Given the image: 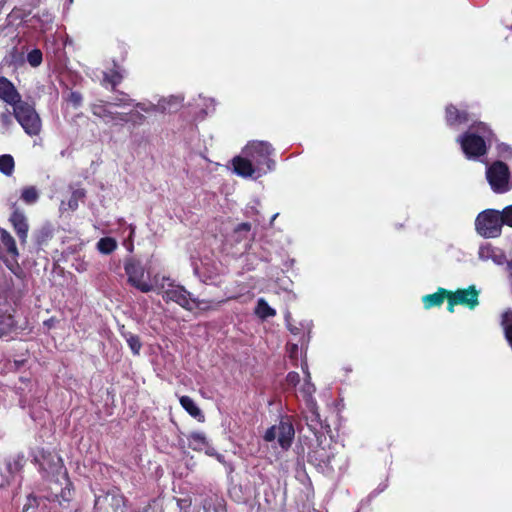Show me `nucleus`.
I'll list each match as a JSON object with an SVG mask.
<instances>
[{"instance_id":"nucleus-32","label":"nucleus","mask_w":512,"mask_h":512,"mask_svg":"<svg viewBox=\"0 0 512 512\" xmlns=\"http://www.w3.org/2000/svg\"><path fill=\"white\" fill-rule=\"evenodd\" d=\"M126 341L132 350L133 354L138 355L141 349V342L138 336L133 334L126 335Z\"/></svg>"},{"instance_id":"nucleus-26","label":"nucleus","mask_w":512,"mask_h":512,"mask_svg":"<svg viewBox=\"0 0 512 512\" xmlns=\"http://www.w3.org/2000/svg\"><path fill=\"white\" fill-rule=\"evenodd\" d=\"M18 468V463L7 462L4 468L0 469V488L5 487L10 483L14 471Z\"/></svg>"},{"instance_id":"nucleus-13","label":"nucleus","mask_w":512,"mask_h":512,"mask_svg":"<svg viewBox=\"0 0 512 512\" xmlns=\"http://www.w3.org/2000/svg\"><path fill=\"white\" fill-rule=\"evenodd\" d=\"M304 418L307 426L315 435L323 428V423L314 399L308 400L307 411L305 412Z\"/></svg>"},{"instance_id":"nucleus-36","label":"nucleus","mask_w":512,"mask_h":512,"mask_svg":"<svg viewBox=\"0 0 512 512\" xmlns=\"http://www.w3.org/2000/svg\"><path fill=\"white\" fill-rule=\"evenodd\" d=\"M500 215L503 221V225L506 224L512 227V205L506 207L502 212H500Z\"/></svg>"},{"instance_id":"nucleus-37","label":"nucleus","mask_w":512,"mask_h":512,"mask_svg":"<svg viewBox=\"0 0 512 512\" xmlns=\"http://www.w3.org/2000/svg\"><path fill=\"white\" fill-rule=\"evenodd\" d=\"M292 318H291V314L289 312H287L285 314V322H286V327L287 329L294 335H298L300 333V328L297 327L296 325H293L292 322H291Z\"/></svg>"},{"instance_id":"nucleus-46","label":"nucleus","mask_w":512,"mask_h":512,"mask_svg":"<svg viewBox=\"0 0 512 512\" xmlns=\"http://www.w3.org/2000/svg\"><path fill=\"white\" fill-rule=\"evenodd\" d=\"M508 268L510 269V275L512 277V260L510 262H508Z\"/></svg>"},{"instance_id":"nucleus-5","label":"nucleus","mask_w":512,"mask_h":512,"mask_svg":"<svg viewBox=\"0 0 512 512\" xmlns=\"http://www.w3.org/2000/svg\"><path fill=\"white\" fill-rule=\"evenodd\" d=\"M502 226L500 212L493 209L479 213L475 220L476 231L486 238L498 237L501 234Z\"/></svg>"},{"instance_id":"nucleus-38","label":"nucleus","mask_w":512,"mask_h":512,"mask_svg":"<svg viewBox=\"0 0 512 512\" xmlns=\"http://www.w3.org/2000/svg\"><path fill=\"white\" fill-rule=\"evenodd\" d=\"M129 115L130 118H128V121H132L136 125H141L145 120L144 115L138 111L131 112Z\"/></svg>"},{"instance_id":"nucleus-16","label":"nucleus","mask_w":512,"mask_h":512,"mask_svg":"<svg viewBox=\"0 0 512 512\" xmlns=\"http://www.w3.org/2000/svg\"><path fill=\"white\" fill-rule=\"evenodd\" d=\"M10 222L13 225L21 243H26L29 226L24 213L19 210H15L10 216Z\"/></svg>"},{"instance_id":"nucleus-41","label":"nucleus","mask_w":512,"mask_h":512,"mask_svg":"<svg viewBox=\"0 0 512 512\" xmlns=\"http://www.w3.org/2000/svg\"><path fill=\"white\" fill-rule=\"evenodd\" d=\"M251 229V225L249 223H241L235 229V232L249 231Z\"/></svg>"},{"instance_id":"nucleus-21","label":"nucleus","mask_w":512,"mask_h":512,"mask_svg":"<svg viewBox=\"0 0 512 512\" xmlns=\"http://www.w3.org/2000/svg\"><path fill=\"white\" fill-rule=\"evenodd\" d=\"M223 300L216 301V300H200L198 298H194L192 296V306L191 311L194 309H198L200 311H209V310H216L221 303H223Z\"/></svg>"},{"instance_id":"nucleus-45","label":"nucleus","mask_w":512,"mask_h":512,"mask_svg":"<svg viewBox=\"0 0 512 512\" xmlns=\"http://www.w3.org/2000/svg\"><path fill=\"white\" fill-rule=\"evenodd\" d=\"M297 350H298V345H297V344H293V345L291 346V350H290L291 355H293L294 353H296V352H297Z\"/></svg>"},{"instance_id":"nucleus-15","label":"nucleus","mask_w":512,"mask_h":512,"mask_svg":"<svg viewBox=\"0 0 512 512\" xmlns=\"http://www.w3.org/2000/svg\"><path fill=\"white\" fill-rule=\"evenodd\" d=\"M182 101V98L171 96L168 99H163L159 101L157 105L151 103V102H139L135 104V107L138 108L140 111L145 113H153L157 111H165L166 110V103L169 106L172 105H178Z\"/></svg>"},{"instance_id":"nucleus-3","label":"nucleus","mask_w":512,"mask_h":512,"mask_svg":"<svg viewBox=\"0 0 512 512\" xmlns=\"http://www.w3.org/2000/svg\"><path fill=\"white\" fill-rule=\"evenodd\" d=\"M155 288L162 295L166 302H175L182 308L191 311L192 295L183 286L176 284L173 280L166 276H154Z\"/></svg>"},{"instance_id":"nucleus-6","label":"nucleus","mask_w":512,"mask_h":512,"mask_svg":"<svg viewBox=\"0 0 512 512\" xmlns=\"http://www.w3.org/2000/svg\"><path fill=\"white\" fill-rule=\"evenodd\" d=\"M486 178L496 193H504L511 188L509 168L501 161H496L487 167Z\"/></svg>"},{"instance_id":"nucleus-29","label":"nucleus","mask_w":512,"mask_h":512,"mask_svg":"<svg viewBox=\"0 0 512 512\" xmlns=\"http://www.w3.org/2000/svg\"><path fill=\"white\" fill-rule=\"evenodd\" d=\"M21 198L28 204L35 203L38 199V191L33 186L26 187L22 191Z\"/></svg>"},{"instance_id":"nucleus-10","label":"nucleus","mask_w":512,"mask_h":512,"mask_svg":"<svg viewBox=\"0 0 512 512\" xmlns=\"http://www.w3.org/2000/svg\"><path fill=\"white\" fill-rule=\"evenodd\" d=\"M41 466L49 473L57 474V476L59 477L57 481L61 485H65V488L61 489L60 496L63 500H69V497L71 495L69 488L70 481L68 479L66 469L63 467L62 459L57 455H52L49 461L41 463Z\"/></svg>"},{"instance_id":"nucleus-39","label":"nucleus","mask_w":512,"mask_h":512,"mask_svg":"<svg viewBox=\"0 0 512 512\" xmlns=\"http://www.w3.org/2000/svg\"><path fill=\"white\" fill-rule=\"evenodd\" d=\"M287 383L291 386H296L300 382V376L297 372H290L287 375Z\"/></svg>"},{"instance_id":"nucleus-19","label":"nucleus","mask_w":512,"mask_h":512,"mask_svg":"<svg viewBox=\"0 0 512 512\" xmlns=\"http://www.w3.org/2000/svg\"><path fill=\"white\" fill-rule=\"evenodd\" d=\"M449 291L439 288L436 293L428 294L422 297V302L425 309L440 306L444 299L448 298Z\"/></svg>"},{"instance_id":"nucleus-7","label":"nucleus","mask_w":512,"mask_h":512,"mask_svg":"<svg viewBox=\"0 0 512 512\" xmlns=\"http://www.w3.org/2000/svg\"><path fill=\"white\" fill-rule=\"evenodd\" d=\"M125 273L128 276V282L143 293L154 291L155 282L144 281V267L134 259H128L124 265Z\"/></svg>"},{"instance_id":"nucleus-20","label":"nucleus","mask_w":512,"mask_h":512,"mask_svg":"<svg viewBox=\"0 0 512 512\" xmlns=\"http://www.w3.org/2000/svg\"><path fill=\"white\" fill-rule=\"evenodd\" d=\"M181 406L189 413L190 416L197 419L198 421H204V415L201 409L196 405L194 400L189 396L180 397Z\"/></svg>"},{"instance_id":"nucleus-8","label":"nucleus","mask_w":512,"mask_h":512,"mask_svg":"<svg viewBox=\"0 0 512 512\" xmlns=\"http://www.w3.org/2000/svg\"><path fill=\"white\" fill-rule=\"evenodd\" d=\"M295 431L291 422L280 421L278 425L270 427L265 435L264 439L267 442L278 440L279 445L282 449L287 450L294 439Z\"/></svg>"},{"instance_id":"nucleus-35","label":"nucleus","mask_w":512,"mask_h":512,"mask_svg":"<svg viewBox=\"0 0 512 512\" xmlns=\"http://www.w3.org/2000/svg\"><path fill=\"white\" fill-rule=\"evenodd\" d=\"M132 99L128 98L127 95L122 94L121 96L115 97L109 105L122 107L126 105H130L132 103Z\"/></svg>"},{"instance_id":"nucleus-24","label":"nucleus","mask_w":512,"mask_h":512,"mask_svg":"<svg viewBox=\"0 0 512 512\" xmlns=\"http://www.w3.org/2000/svg\"><path fill=\"white\" fill-rule=\"evenodd\" d=\"M0 239L9 254L13 257H17L19 255L15 240L7 230L0 228Z\"/></svg>"},{"instance_id":"nucleus-33","label":"nucleus","mask_w":512,"mask_h":512,"mask_svg":"<svg viewBox=\"0 0 512 512\" xmlns=\"http://www.w3.org/2000/svg\"><path fill=\"white\" fill-rule=\"evenodd\" d=\"M27 61L33 67L39 66L42 62L41 51L38 49H35V50H32L31 52H29L27 55Z\"/></svg>"},{"instance_id":"nucleus-11","label":"nucleus","mask_w":512,"mask_h":512,"mask_svg":"<svg viewBox=\"0 0 512 512\" xmlns=\"http://www.w3.org/2000/svg\"><path fill=\"white\" fill-rule=\"evenodd\" d=\"M109 104L103 102L92 104L91 112L105 123L121 124L128 122V114L113 112Z\"/></svg>"},{"instance_id":"nucleus-28","label":"nucleus","mask_w":512,"mask_h":512,"mask_svg":"<svg viewBox=\"0 0 512 512\" xmlns=\"http://www.w3.org/2000/svg\"><path fill=\"white\" fill-rule=\"evenodd\" d=\"M117 248V242L114 238L104 237L97 242V249L102 254H110Z\"/></svg>"},{"instance_id":"nucleus-44","label":"nucleus","mask_w":512,"mask_h":512,"mask_svg":"<svg viewBox=\"0 0 512 512\" xmlns=\"http://www.w3.org/2000/svg\"><path fill=\"white\" fill-rule=\"evenodd\" d=\"M300 325H301L302 328H305L308 331H310V329H311V323L310 322L301 323Z\"/></svg>"},{"instance_id":"nucleus-18","label":"nucleus","mask_w":512,"mask_h":512,"mask_svg":"<svg viewBox=\"0 0 512 512\" xmlns=\"http://www.w3.org/2000/svg\"><path fill=\"white\" fill-rule=\"evenodd\" d=\"M446 121L449 126H459L469 121V115L450 105L446 108Z\"/></svg>"},{"instance_id":"nucleus-42","label":"nucleus","mask_w":512,"mask_h":512,"mask_svg":"<svg viewBox=\"0 0 512 512\" xmlns=\"http://www.w3.org/2000/svg\"><path fill=\"white\" fill-rule=\"evenodd\" d=\"M204 450H205L206 454H208L210 456L216 455L215 449L213 447H211L209 444H208V446L205 447Z\"/></svg>"},{"instance_id":"nucleus-25","label":"nucleus","mask_w":512,"mask_h":512,"mask_svg":"<svg viewBox=\"0 0 512 512\" xmlns=\"http://www.w3.org/2000/svg\"><path fill=\"white\" fill-rule=\"evenodd\" d=\"M255 314L261 319H267L276 315L275 309L269 306L265 299L260 298L257 301Z\"/></svg>"},{"instance_id":"nucleus-23","label":"nucleus","mask_w":512,"mask_h":512,"mask_svg":"<svg viewBox=\"0 0 512 512\" xmlns=\"http://www.w3.org/2000/svg\"><path fill=\"white\" fill-rule=\"evenodd\" d=\"M188 446L195 451H202L208 446V440L203 433L194 432L188 437Z\"/></svg>"},{"instance_id":"nucleus-48","label":"nucleus","mask_w":512,"mask_h":512,"mask_svg":"<svg viewBox=\"0 0 512 512\" xmlns=\"http://www.w3.org/2000/svg\"><path fill=\"white\" fill-rule=\"evenodd\" d=\"M51 21V17L50 15H47V22H50Z\"/></svg>"},{"instance_id":"nucleus-31","label":"nucleus","mask_w":512,"mask_h":512,"mask_svg":"<svg viewBox=\"0 0 512 512\" xmlns=\"http://www.w3.org/2000/svg\"><path fill=\"white\" fill-rule=\"evenodd\" d=\"M85 197V192L83 189H76L72 192L71 198L68 201V206L70 209L75 210L78 207V202Z\"/></svg>"},{"instance_id":"nucleus-40","label":"nucleus","mask_w":512,"mask_h":512,"mask_svg":"<svg viewBox=\"0 0 512 512\" xmlns=\"http://www.w3.org/2000/svg\"><path fill=\"white\" fill-rule=\"evenodd\" d=\"M500 153L504 156V157H510L512 155V150L511 148L508 146V145H501L500 146Z\"/></svg>"},{"instance_id":"nucleus-43","label":"nucleus","mask_w":512,"mask_h":512,"mask_svg":"<svg viewBox=\"0 0 512 512\" xmlns=\"http://www.w3.org/2000/svg\"><path fill=\"white\" fill-rule=\"evenodd\" d=\"M71 98H72V100L74 101V103L76 105H78L80 103V101H81L80 95L75 94V93H72Z\"/></svg>"},{"instance_id":"nucleus-47","label":"nucleus","mask_w":512,"mask_h":512,"mask_svg":"<svg viewBox=\"0 0 512 512\" xmlns=\"http://www.w3.org/2000/svg\"><path fill=\"white\" fill-rule=\"evenodd\" d=\"M278 214H274L272 219H271V223L275 220V218L277 217Z\"/></svg>"},{"instance_id":"nucleus-14","label":"nucleus","mask_w":512,"mask_h":512,"mask_svg":"<svg viewBox=\"0 0 512 512\" xmlns=\"http://www.w3.org/2000/svg\"><path fill=\"white\" fill-rule=\"evenodd\" d=\"M0 99L12 106L21 101V96L11 81L0 77Z\"/></svg>"},{"instance_id":"nucleus-27","label":"nucleus","mask_w":512,"mask_h":512,"mask_svg":"<svg viewBox=\"0 0 512 512\" xmlns=\"http://www.w3.org/2000/svg\"><path fill=\"white\" fill-rule=\"evenodd\" d=\"M15 162L10 154L0 156V172L6 176H11L14 172Z\"/></svg>"},{"instance_id":"nucleus-17","label":"nucleus","mask_w":512,"mask_h":512,"mask_svg":"<svg viewBox=\"0 0 512 512\" xmlns=\"http://www.w3.org/2000/svg\"><path fill=\"white\" fill-rule=\"evenodd\" d=\"M308 458L311 463L320 467H329L331 469L334 468L332 465L334 455L332 453H328L326 449L321 445L311 451L308 455Z\"/></svg>"},{"instance_id":"nucleus-1","label":"nucleus","mask_w":512,"mask_h":512,"mask_svg":"<svg viewBox=\"0 0 512 512\" xmlns=\"http://www.w3.org/2000/svg\"><path fill=\"white\" fill-rule=\"evenodd\" d=\"M272 153L273 148L268 142L252 141L243 149L241 156L232 160L233 170L244 178H259L274 169Z\"/></svg>"},{"instance_id":"nucleus-4","label":"nucleus","mask_w":512,"mask_h":512,"mask_svg":"<svg viewBox=\"0 0 512 512\" xmlns=\"http://www.w3.org/2000/svg\"><path fill=\"white\" fill-rule=\"evenodd\" d=\"M13 115L26 134L29 136H37L40 134L42 122L32 105L22 100L19 101L13 106Z\"/></svg>"},{"instance_id":"nucleus-30","label":"nucleus","mask_w":512,"mask_h":512,"mask_svg":"<svg viewBox=\"0 0 512 512\" xmlns=\"http://www.w3.org/2000/svg\"><path fill=\"white\" fill-rule=\"evenodd\" d=\"M123 79V74L119 70H113L110 73H104V81L112 84L113 88Z\"/></svg>"},{"instance_id":"nucleus-22","label":"nucleus","mask_w":512,"mask_h":512,"mask_svg":"<svg viewBox=\"0 0 512 512\" xmlns=\"http://www.w3.org/2000/svg\"><path fill=\"white\" fill-rule=\"evenodd\" d=\"M302 370L305 373V382L301 386L300 391L303 394V397L306 399L307 404L308 400L313 399L312 395L315 392V386L310 381L311 377L306 363L302 364Z\"/></svg>"},{"instance_id":"nucleus-12","label":"nucleus","mask_w":512,"mask_h":512,"mask_svg":"<svg viewBox=\"0 0 512 512\" xmlns=\"http://www.w3.org/2000/svg\"><path fill=\"white\" fill-rule=\"evenodd\" d=\"M478 256L482 261L491 260L496 265H503L505 263L508 264L504 252L497 247L491 246L490 244L482 245L479 248Z\"/></svg>"},{"instance_id":"nucleus-9","label":"nucleus","mask_w":512,"mask_h":512,"mask_svg":"<svg viewBox=\"0 0 512 512\" xmlns=\"http://www.w3.org/2000/svg\"><path fill=\"white\" fill-rule=\"evenodd\" d=\"M478 297L479 291L473 285L466 289H458L455 292H449L447 309L449 312H454L455 305H463L474 309L479 304Z\"/></svg>"},{"instance_id":"nucleus-2","label":"nucleus","mask_w":512,"mask_h":512,"mask_svg":"<svg viewBox=\"0 0 512 512\" xmlns=\"http://www.w3.org/2000/svg\"><path fill=\"white\" fill-rule=\"evenodd\" d=\"M492 132L485 123L479 122L469 126L467 131L458 136L456 141L468 159H477L487 150V142H490Z\"/></svg>"},{"instance_id":"nucleus-34","label":"nucleus","mask_w":512,"mask_h":512,"mask_svg":"<svg viewBox=\"0 0 512 512\" xmlns=\"http://www.w3.org/2000/svg\"><path fill=\"white\" fill-rule=\"evenodd\" d=\"M13 123L12 114L6 110L0 114V125L2 129L8 130Z\"/></svg>"}]
</instances>
